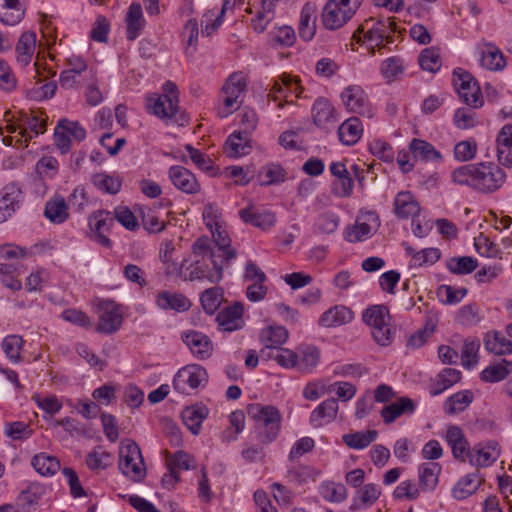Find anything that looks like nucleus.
I'll use <instances>...</instances> for the list:
<instances>
[{"instance_id": "nucleus-1", "label": "nucleus", "mask_w": 512, "mask_h": 512, "mask_svg": "<svg viewBox=\"0 0 512 512\" xmlns=\"http://www.w3.org/2000/svg\"><path fill=\"white\" fill-rule=\"evenodd\" d=\"M506 178L505 171L493 162L465 164L451 172L453 183L470 187L483 194L498 191L504 185Z\"/></svg>"}, {"instance_id": "nucleus-2", "label": "nucleus", "mask_w": 512, "mask_h": 512, "mask_svg": "<svg viewBox=\"0 0 512 512\" xmlns=\"http://www.w3.org/2000/svg\"><path fill=\"white\" fill-rule=\"evenodd\" d=\"M195 260L186 267L187 276L184 280L203 281L218 283L223 278L224 265L227 264L218 258V254L212 247L211 239L208 236L197 238L191 246Z\"/></svg>"}, {"instance_id": "nucleus-3", "label": "nucleus", "mask_w": 512, "mask_h": 512, "mask_svg": "<svg viewBox=\"0 0 512 512\" xmlns=\"http://www.w3.org/2000/svg\"><path fill=\"white\" fill-rule=\"evenodd\" d=\"M247 414L253 421V432L259 444L269 445L278 438L282 415L276 406L252 403L247 406Z\"/></svg>"}, {"instance_id": "nucleus-4", "label": "nucleus", "mask_w": 512, "mask_h": 512, "mask_svg": "<svg viewBox=\"0 0 512 512\" xmlns=\"http://www.w3.org/2000/svg\"><path fill=\"white\" fill-rule=\"evenodd\" d=\"M396 23L392 18L375 20L374 18L366 19L354 31L352 39L361 42V34L364 39L373 43L375 47L382 48L383 42L391 43L393 41L392 34L396 31Z\"/></svg>"}, {"instance_id": "nucleus-5", "label": "nucleus", "mask_w": 512, "mask_h": 512, "mask_svg": "<svg viewBox=\"0 0 512 512\" xmlns=\"http://www.w3.org/2000/svg\"><path fill=\"white\" fill-rule=\"evenodd\" d=\"M119 469L131 480L139 482L146 476V467L139 445L130 439H125L119 447Z\"/></svg>"}, {"instance_id": "nucleus-6", "label": "nucleus", "mask_w": 512, "mask_h": 512, "mask_svg": "<svg viewBox=\"0 0 512 512\" xmlns=\"http://www.w3.org/2000/svg\"><path fill=\"white\" fill-rule=\"evenodd\" d=\"M179 99L168 94H150L146 97L148 113L155 115L163 121L173 120L180 126L188 123V117L179 110Z\"/></svg>"}, {"instance_id": "nucleus-7", "label": "nucleus", "mask_w": 512, "mask_h": 512, "mask_svg": "<svg viewBox=\"0 0 512 512\" xmlns=\"http://www.w3.org/2000/svg\"><path fill=\"white\" fill-rule=\"evenodd\" d=\"M362 320L372 327V336L379 345L387 346L392 342L393 335L389 325L390 315L386 306H369L364 310Z\"/></svg>"}, {"instance_id": "nucleus-8", "label": "nucleus", "mask_w": 512, "mask_h": 512, "mask_svg": "<svg viewBox=\"0 0 512 512\" xmlns=\"http://www.w3.org/2000/svg\"><path fill=\"white\" fill-rule=\"evenodd\" d=\"M452 82L459 98L467 106L472 109L483 106L484 100L480 86L470 72L463 68L454 69Z\"/></svg>"}, {"instance_id": "nucleus-9", "label": "nucleus", "mask_w": 512, "mask_h": 512, "mask_svg": "<svg viewBox=\"0 0 512 512\" xmlns=\"http://www.w3.org/2000/svg\"><path fill=\"white\" fill-rule=\"evenodd\" d=\"M246 87L247 80L242 73H233L229 76L222 88L225 97L223 98V108L218 111L221 118L227 117L240 108L242 103L240 97L245 92Z\"/></svg>"}, {"instance_id": "nucleus-10", "label": "nucleus", "mask_w": 512, "mask_h": 512, "mask_svg": "<svg viewBox=\"0 0 512 512\" xmlns=\"http://www.w3.org/2000/svg\"><path fill=\"white\" fill-rule=\"evenodd\" d=\"M380 225V220L376 212L368 211L362 213L354 225L347 226L344 229L343 236L347 242H363L372 237L373 233Z\"/></svg>"}, {"instance_id": "nucleus-11", "label": "nucleus", "mask_w": 512, "mask_h": 512, "mask_svg": "<svg viewBox=\"0 0 512 512\" xmlns=\"http://www.w3.org/2000/svg\"><path fill=\"white\" fill-rule=\"evenodd\" d=\"M208 380L206 370L197 364L187 365L176 373L173 387L179 393H188V389H197Z\"/></svg>"}, {"instance_id": "nucleus-12", "label": "nucleus", "mask_w": 512, "mask_h": 512, "mask_svg": "<svg viewBox=\"0 0 512 512\" xmlns=\"http://www.w3.org/2000/svg\"><path fill=\"white\" fill-rule=\"evenodd\" d=\"M123 315L113 301L98 300V332L112 334L119 330Z\"/></svg>"}, {"instance_id": "nucleus-13", "label": "nucleus", "mask_w": 512, "mask_h": 512, "mask_svg": "<svg viewBox=\"0 0 512 512\" xmlns=\"http://www.w3.org/2000/svg\"><path fill=\"white\" fill-rule=\"evenodd\" d=\"M23 201V192L19 184L12 182L0 191V223L7 221Z\"/></svg>"}, {"instance_id": "nucleus-14", "label": "nucleus", "mask_w": 512, "mask_h": 512, "mask_svg": "<svg viewBox=\"0 0 512 512\" xmlns=\"http://www.w3.org/2000/svg\"><path fill=\"white\" fill-rule=\"evenodd\" d=\"M168 176L173 186L183 193L195 195L201 190V185L196 176L184 166H171L168 170Z\"/></svg>"}, {"instance_id": "nucleus-15", "label": "nucleus", "mask_w": 512, "mask_h": 512, "mask_svg": "<svg viewBox=\"0 0 512 512\" xmlns=\"http://www.w3.org/2000/svg\"><path fill=\"white\" fill-rule=\"evenodd\" d=\"M341 100L347 110L360 115L370 116L368 97L359 85H350L341 93Z\"/></svg>"}, {"instance_id": "nucleus-16", "label": "nucleus", "mask_w": 512, "mask_h": 512, "mask_svg": "<svg viewBox=\"0 0 512 512\" xmlns=\"http://www.w3.org/2000/svg\"><path fill=\"white\" fill-rule=\"evenodd\" d=\"M238 215L244 223L262 230H267L276 223V216L273 212L258 209L252 204L239 210Z\"/></svg>"}, {"instance_id": "nucleus-17", "label": "nucleus", "mask_w": 512, "mask_h": 512, "mask_svg": "<svg viewBox=\"0 0 512 512\" xmlns=\"http://www.w3.org/2000/svg\"><path fill=\"white\" fill-rule=\"evenodd\" d=\"M500 455V447L496 441H488L486 444L475 445L469 453V463L475 467H488L492 465Z\"/></svg>"}, {"instance_id": "nucleus-18", "label": "nucleus", "mask_w": 512, "mask_h": 512, "mask_svg": "<svg viewBox=\"0 0 512 512\" xmlns=\"http://www.w3.org/2000/svg\"><path fill=\"white\" fill-rule=\"evenodd\" d=\"M155 303L161 310H173L177 313L186 312L191 307V301L184 294L168 290L158 292Z\"/></svg>"}, {"instance_id": "nucleus-19", "label": "nucleus", "mask_w": 512, "mask_h": 512, "mask_svg": "<svg viewBox=\"0 0 512 512\" xmlns=\"http://www.w3.org/2000/svg\"><path fill=\"white\" fill-rule=\"evenodd\" d=\"M313 121L316 126L329 130L338 121L334 106L325 98H318L312 106Z\"/></svg>"}, {"instance_id": "nucleus-20", "label": "nucleus", "mask_w": 512, "mask_h": 512, "mask_svg": "<svg viewBox=\"0 0 512 512\" xmlns=\"http://www.w3.org/2000/svg\"><path fill=\"white\" fill-rule=\"evenodd\" d=\"M381 496V488L374 483H368L358 488L349 507L351 512L365 510L373 506Z\"/></svg>"}, {"instance_id": "nucleus-21", "label": "nucleus", "mask_w": 512, "mask_h": 512, "mask_svg": "<svg viewBox=\"0 0 512 512\" xmlns=\"http://www.w3.org/2000/svg\"><path fill=\"white\" fill-rule=\"evenodd\" d=\"M351 19L352 16L349 9L345 11L339 4L329 0L322 11L323 25L329 30L340 29Z\"/></svg>"}, {"instance_id": "nucleus-22", "label": "nucleus", "mask_w": 512, "mask_h": 512, "mask_svg": "<svg viewBox=\"0 0 512 512\" xmlns=\"http://www.w3.org/2000/svg\"><path fill=\"white\" fill-rule=\"evenodd\" d=\"M183 342L188 346L193 355L199 359H206L212 353V343L203 333L198 331H188L182 334Z\"/></svg>"}, {"instance_id": "nucleus-23", "label": "nucleus", "mask_w": 512, "mask_h": 512, "mask_svg": "<svg viewBox=\"0 0 512 512\" xmlns=\"http://www.w3.org/2000/svg\"><path fill=\"white\" fill-rule=\"evenodd\" d=\"M446 441L450 445L453 457L456 460L465 462L466 458L469 459V443L466 440L462 430L458 426L451 425L447 429Z\"/></svg>"}, {"instance_id": "nucleus-24", "label": "nucleus", "mask_w": 512, "mask_h": 512, "mask_svg": "<svg viewBox=\"0 0 512 512\" xmlns=\"http://www.w3.org/2000/svg\"><path fill=\"white\" fill-rule=\"evenodd\" d=\"M243 306L241 303L225 308L217 314L216 321L222 330L232 332L242 328Z\"/></svg>"}, {"instance_id": "nucleus-25", "label": "nucleus", "mask_w": 512, "mask_h": 512, "mask_svg": "<svg viewBox=\"0 0 512 512\" xmlns=\"http://www.w3.org/2000/svg\"><path fill=\"white\" fill-rule=\"evenodd\" d=\"M394 212L401 219L414 218L420 213V205L410 191H401L394 199Z\"/></svg>"}, {"instance_id": "nucleus-26", "label": "nucleus", "mask_w": 512, "mask_h": 512, "mask_svg": "<svg viewBox=\"0 0 512 512\" xmlns=\"http://www.w3.org/2000/svg\"><path fill=\"white\" fill-rule=\"evenodd\" d=\"M302 92L303 88L298 79L283 74L274 81L269 95L276 101L280 98L286 99L289 94H295L296 97H301Z\"/></svg>"}, {"instance_id": "nucleus-27", "label": "nucleus", "mask_w": 512, "mask_h": 512, "mask_svg": "<svg viewBox=\"0 0 512 512\" xmlns=\"http://www.w3.org/2000/svg\"><path fill=\"white\" fill-rule=\"evenodd\" d=\"M69 208L65 198L56 194L46 202L44 216L54 224H62L69 218Z\"/></svg>"}, {"instance_id": "nucleus-28", "label": "nucleus", "mask_w": 512, "mask_h": 512, "mask_svg": "<svg viewBox=\"0 0 512 512\" xmlns=\"http://www.w3.org/2000/svg\"><path fill=\"white\" fill-rule=\"evenodd\" d=\"M338 403L334 398H329L320 403L310 415V423L313 427H322L335 420L338 412Z\"/></svg>"}, {"instance_id": "nucleus-29", "label": "nucleus", "mask_w": 512, "mask_h": 512, "mask_svg": "<svg viewBox=\"0 0 512 512\" xmlns=\"http://www.w3.org/2000/svg\"><path fill=\"white\" fill-rule=\"evenodd\" d=\"M36 49V33L33 31L23 32L15 47L17 63L23 67L32 61Z\"/></svg>"}, {"instance_id": "nucleus-30", "label": "nucleus", "mask_w": 512, "mask_h": 512, "mask_svg": "<svg viewBox=\"0 0 512 512\" xmlns=\"http://www.w3.org/2000/svg\"><path fill=\"white\" fill-rule=\"evenodd\" d=\"M210 231L213 237V239L211 240L212 247L217 252V257L222 259L226 263L235 259L237 256V251L231 247V240L227 232L225 230H222L221 226H217Z\"/></svg>"}, {"instance_id": "nucleus-31", "label": "nucleus", "mask_w": 512, "mask_h": 512, "mask_svg": "<svg viewBox=\"0 0 512 512\" xmlns=\"http://www.w3.org/2000/svg\"><path fill=\"white\" fill-rule=\"evenodd\" d=\"M409 152L415 161L420 160L423 162H442L443 157L441 153L435 149V147L419 138H413L409 143Z\"/></svg>"}, {"instance_id": "nucleus-32", "label": "nucleus", "mask_w": 512, "mask_h": 512, "mask_svg": "<svg viewBox=\"0 0 512 512\" xmlns=\"http://www.w3.org/2000/svg\"><path fill=\"white\" fill-rule=\"evenodd\" d=\"M354 318L351 309L343 305H336L325 311L319 318V325L323 327H336L350 323Z\"/></svg>"}, {"instance_id": "nucleus-33", "label": "nucleus", "mask_w": 512, "mask_h": 512, "mask_svg": "<svg viewBox=\"0 0 512 512\" xmlns=\"http://www.w3.org/2000/svg\"><path fill=\"white\" fill-rule=\"evenodd\" d=\"M415 411V403L411 398L401 397L398 401L385 405L380 414L384 423H393L398 417L405 413L412 414Z\"/></svg>"}, {"instance_id": "nucleus-34", "label": "nucleus", "mask_w": 512, "mask_h": 512, "mask_svg": "<svg viewBox=\"0 0 512 512\" xmlns=\"http://www.w3.org/2000/svg\"><path fill=\"white\" fill-rule=\"evenodd\" d=\"M25 15V7L20 0H4L0 3V21L9 26L18 24Z\"/></svg>"}, {"instance_id": "nucleus-35", "label": "nucleus", "mask_w": 512, "mask_h": 512, "mask_svg": "<svg viewBox=\"0 0 512 512\" xmlns=\"http://www.w3.org/2000/svg\"><path fill=\"white\" fill-rule=\"evenodd\" d=\"M442 467L436 462H425L419 466V486L423 491H433L438 485Z\"/></svg>"}, {"instance_id": "nucleus-36", "label": "nucleus", "mask_w": 512, "mask_h": 512, "mask_svg": "<svg viewBox=\"0 0 512 512\" xmlns=\"http://www.w3.org/2000/svg\"><path fill=\"white\" fill-rule=\"evenodd\" d=\"M363 127L358 117H351L345 120L338 128L339 140L347 146L354 145L359 141Z\"/></svg>"}, {"instance_id": "nucleus-37", "label": "nucleus", "mask_w": 512, "mask_h": 512, "mask_svg": "<svg viewBox=\"0 0 512 512\" xmlns=\"http://www.w3.org/2000/svg\"><path fill=\"white\" fill-rule=\"evenodd\" d=\"M461 376L460 370L444 368L438 373L436 380L431 384L430 394L432 396L442 394L445 390L458 383L461 380Z\"/></svg>"}, {"instance_id": "nucleus-38", "label": "nucleus", "mask_w": 512, "mask_h": 512, "mask_svg": "<svg viewBox=\"0 0 512 512\" xmlns=\"http://www.w3.org/2000/svg\"><path fill=\"white\" fill-rule=\"evenodd\" d=\"M512 373V361L502 359L487 366L480 373V379L486 383H497L506 379Z\"/></svg>"}, {"instance_id": "nucleus-39", "label": "nucleus", "mask_w": 512, "mask_h": 512, "mask_svg": "<svg viewBox=\"0 0 512 512\" xmlns=\"http://www.w3.org/2000/svg\"><path fill=\"white\" fill-rule=\"evenodd\" d=\"M126 37L128 40H135L144 26L142 7L139 3H132L126 15Z\"/></svg>"}, {"instance_id": "nucleus-40", "label": "nucleus", "mask_w": 512, "mask_h": 512, "mask_svg": "<svg viewBox=\"0 0 512 512\" xmlns=\"http://www.w3.org/2000/svg\"><path fill=\"white\" fill-rule=\"evenodd\" d=\"M295 41V31L288 25L275 27L268 33V43L275 49L292 47Z\"/></svg>"}, {"instance_id": "nucleus-41", "label": "nucleus", "mask_w": 512, "mask_h": 512, "mask_svg": "<svg viewBox=\"0 0 512 512\" xmlns=\"http://www.w3.org/2000/svg\"><path fill=\"white\" fill-rule=\"evenodd\" d=\"M249 142V133L247 131H235L226 140V150L232 157L247 155L251 150Z\"/></svg>"}, {"instance_id": "nucleus-42", "label": "nucleus", "mask_w": 512, "mask_h": 512, "mask_svg": "<svg viewBox=\"0 0 512 512\" xmlns=\"http://www.w3.org/2000/svg\"><path fill=\"white\" fill-rule=\"evenodd\" d=\"M208 416V409L204 405H194L186 408L182 413V419L192 434L198 435L203 420Z\"/></svg>"}, {"instance_id": "nucleus-43", "label": "nucleus", "mask_w": 512, "mask_h": 512, "mask_svg": "<svg viewBox=\"0 0 512 512\" xmlns=\"http://www.w3.org/2000/svg\"><path fill=\"white\" fill-rule=\"evenodd\" d=\"M315 11L313 7L306 3L300 13L299 19V36L304 41H310L315 36L316 33V25H315Z\"/></svg>"}, {"instance_id": "nucleus-44", "label": "nucleus", "mask_w": 512, "mask_h": 512, "mask_svg": "<svg viewBox=\"0 0 512 512\" xmlns=\"http://www.w3.org/2000/svg\"><path fill=\"white\" fill-rule=\"evenodd\" d=\"M485 349L495 355H506L512 353V341L497 331L488 332L484 337Z\"/></svg>"}, {"instance_id": "nucleus-45", "label": "nucleus", "mask_w": 512, "mask_h": 512, "mask_svg": "<svg viewBox=\"0 0 512 512\" xmlns=\"http://www.w3.org/2000/svg\"><path fill=\"white\" fill-rule=\"evenodd\" d=\"M472 401L473 394L470 390L459 391L445 400L443 410L447 415H456L463 412Z\"/></svg>"}, {"instance_id": "nucleus-46", "label": "nucleus", "mask_w": 512, "mask_h": 512, "mask_svg": "<svg viewBox=\"0 0 512 512\" xmlns=\"http://www.w3.org/2000/svg\"><path fill=\"white\" fill-rule=\"evenodd\" d=\"M31 465L42 476H52L60 469L59 460L44 452L36 454L31 459Z\"/></svg>"}, {"instance_id": "nucleus-47", "label": "nucleus", "mask_w": 512, "mask_h": 512, "mask_svg": "<svg viewBox=\"0 0 512 512\" xmlns=\"http://www.w3.org/2000/svg\"><path fill=\"white\" fill-rule=\"evenodd\" d=\"M297 356V369L305 373L311 372L320 360V350L315 346H303Z\"/></svg>"}, {"instance_id": "nucleus-48", "label": "nucleus", "mask_w": 512, "mask_h": 512, "mask_svg": "<svg viewBox=\"0 0 512 512\" xmlns=\"http://www.w3.org/2000/svg\"><path fill=\"white\" fill-rule=\"evenodd\" d=\"M376 430H365V431H357L354 433L344 434L342 436V441L352 449L361 450L368 447L376 438H377Z\"/></svg>"}, {"instance_id": "nucleus-49", "label": "nucleus", "mask_w": 512, "mask_h": 512, "mask_svg": "<svg viewBox=\"0 0 512 512\" xmlns=\"http://www.w3.org/2000/svg\"><path fill=\"white\" fill-rule=\"evenodd\" d=\"M287 338L288 332L282 326H270L260 334V341L266 348H279Z\"/></svg>"}, {"instance_id": "nucleus-50", "label": "nucleus", "mask_w": 512, "mask_h": 512, "mask_svg": "<svg viewBox=\"0 0 512 512\" xmlns=\"http://www.w3.org/2000/svg\"><path fill=\"white\" fill-rule=\"evenodd\" d=\"M224 292L219 286L206 289L200 296L203 310L209 314H214L223 302Z\"/></svg>"}, {"instance_id": "nucleus-51", "label": "nucleus", "mask_w": 512, "mask_h": 512, "mask_svg": "<svg viewBox=\"0 0 512 512\" xmlns=\"http://www.w3.org/2000/svg\"><path fill=\"white\" fill-rule=\"evenodd\" d=\"M477 473H470L461 478L452 489V496L457 500H464L475 493L479 487Z\"/></svg>"}, {"instance_id": "nucleus-52", "label": "nucleus", "mask_w": 512, "mask_h": 512, "mask_svg": "<svg viewBox=\"0 0 512 512\" xmlns=\"http://www.w3.org/2000/svg\"><path fill=\"white\" fill-rule=\"evenodd\" d=\"M481 65L492 71L502 70L506 61L502 52L495 46L488 45L481 53Z\"/></svg>"}, {"instance_id": "nucleus-53", "label": "nucleus", "mask_w": 512, "mask_h": 512, "mask_svg": "<svg viewBox=\"0 0 512 512\" xmlns=\"http://www.w3.org/2000/svg\"><path fill=\"white\" fill-rule=\"evenodd\" d=\"M478 267L477 259L471 256L452 257L446 261V268L456 275L472 273Z\"/></svg>"}, {"instance_id": "nucleus-54", "label": "nucleus", "mask_w": 512, "mask_h": 512, "mask_svg": "<svg viewBox=\"0 0 512 512\" xmlns=\"http://www.w3.org/2000/svg\"><path fill=\"white\" fill-rule=\"evenodd\" d=\"M23 338L19 335L12 334L6 336L1 342V348L5 356L12 363H19L22 360L21 350L23 348Z\"/></svg>"}, {"instance_id": "nucleus-55", "label": "nucleus", "mask_w": 512, "mask_h": 512, "mask_svg": "<svg viewBox=\"0 0 512 512\" xmlns=\"http://www.w3.org/2000/svg\"><path fill=\"white\" fill-rule=\"evenodd\" d=\"M286 178L285 170L278 164H268L259 172V179L262 185H273L283 182Z\"/></svg>"}, {"instance_id": "nucleus-56", "label": "nucleus", "mask_w": 512, "mask_h": 512, "mask_svg": "<svg viewBox=\"0 0 512 512\" xmlns=\"http://www.w3.org/2000/svg\"><path fill=\"white\" fill-rule=\"evenodd\" d=\"M468 290L464 287L455 289L451 285H440L437 288V296L441 299V302L445 305H455L461 302V300L467 295Z\"/></svg>"}, {"instance_id": "nucleus-57", "label": "nucleus", "mask_w": 512, "mask_h": 512, "mask_svg": "<svg viewBox=\"0 0 512 512\" xmlns=\"http://www.w3.org/2000/svg\"><path fill=\"white\" fill-rule=\"evenodd\" d=\"M320 493L329 502L340 503L347 498V489L342 483H323L320 487Z\"/></svg>"}, {"instance_id": "nucleus-58", "label": "nucleus", "mask_w": 512, "mask_h": 512, "mask_svg": "<svg viewBox=\"0 0 512 512\" xmlns=\"http://www.w3.org/2000/svg\"><path fill=\"white\" fill-rule=\"evenodd\" d=\"M456 320L463 326L472 327L481 322L482 316L476 304H467L461 307Z\"/></svg>"}, {"instance_id": "nucleus-59", "label": "nucleus", "mask_w": 512, "mask_h": 512, "mask_svg": "<svg viewBox=\"0 0 512 512\" xmlns=\"http://www.w3.org/2000/svg\"><path fill=\"white\" fill-rule=\"evenodd\" d=\"M286 478L289 482L303 485L309 479H314V469L307 465H298L288 468Z\"/></svg>"}, {"instance_id": "nucleus-60", "label": "nucleus", "mask_w": 512, "mask_h": 512, "mask_svg": "<svg viewBox=\"0 0 512 512\" xmlns=\"http://www.w3.org/2000/svg\"><path fill=\"white\" fill-rule=\"evenodd\" d=\"M454 125L461 130L474 128L477 124L476 113L471 109L458 108L453 116Z\"/></svg>"}, {"instance_id": "nucleus-61", "label": "nucleus", "mask_w": 512, "mask_h": 512, "mask_svg": "<svg viewBox=\"0 0 512 512\" xmlns=\"http://www.w3.org/2000/svg\"><path fill=\"white\" fill-rule=\"evenodd\" d=\"M419 63L422 69L426 71H438L441 67L439 52L435 48L424 49L419 56Z\"/></svg>"}, {"instance_id": "nucleus-62", "label": "nucleus", "mask_w": 512, "mask_h": 512, "mask_svg": "<svg viewBox=\"0 0 512 512\" xmlns=\"http://www.w3.org/2000/svg\"><path fill=\"white\" fill-rule=\"evenodd\" d=\"M90 203L91 199L83 186H77L69 197V206L78 213L85 212Z\"/></svg>"}, {"instance_id": "nucleus-63", "label": "nucleus", "mask_w": 512, "mask_h": 512, "mask_svg": "<svg viewBox=\"0 0 512 512\" xmlns=\"http://www.w3.org/2000/svg\"><path fill=\"white\" fill-rule=\"evenodd\" d=\"M480 344L478 341L466 340L462 347L461 360L463 367L470 369L478 362V351Z\"/></svg>"}, {"instance_id": "nucleus-64", "label": "nucleus", "mask_w": 512, "mask_h": 512, "mask_svg": "<svg viewBox=\"0 0 512 512\" xmlns=\"http://www.w3.org/2000/svg\"><path fill=\"white\" fill-rule=\"evenodd\" d=\"M369 150L374 156L384 162L391 163L394 160V151L392 146L381 139L371 141L369 144Z\"/></svg>"}]
</instances>
